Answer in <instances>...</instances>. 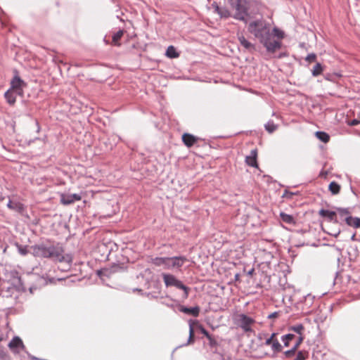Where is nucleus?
<instances>
[{
  "label": "nucleus",
  "mask_w": 360,
  "mask_h": 360,
  "mask_svg": "<svg viewBox=\"0 0 360 360\" xmlns=\"http://www.w3.org/2000/svg\"><path fill=\"white\" fill-rule=\"evenodd\" d=\"M60 202L63 204V205H70V204H72L73 203L72 202V199L71 198V194H65V193H61L60 195Z\"/></svg>",
  "instance_id": "obj_25"
},
{
  "label": "nucleus",
  "mask_w": 360,
  "mask_h": 360,
  "mask_svg": "<svg viewBox=\"0 0 360 360\" xmlns=\"http://www.w3.org/2000/svg\"><path fill=\"white\" fill-rule=\"evenodd\" d=\"M276 336V333H272L271 335V336L266 340L264 345H267V346L271 345L272 344V342H274V340L276 339L275 338Z\"/></svg>",
  "instance_id": "obj_39"
},
{
  "label": "nucleus",
  "mask_w": 360,
  "mask_h": 360,
  "mask_svg": "<svg viewBox=\"0 0 360 360\" xmlns=\"http://www.w3.org/2000/svg\"><path fill=\"white\" fill-rule=\"evenodd\" d=\"M199 140L198 137H196L191 134L184 133L182 135L183 143L188 148L192 147Z\"/></svg>",
  "instance_id": "obj_10"
},
{
  "label": "nucleus",
  "mask_w": 360,
  "mask_h": 360,
  "mask_svg": "<svg viewBox=\"0 0 360 360\" xmlns=\"http://www.w3.org/2000/svg\"><path fill=\"white\" fill-rule=\"evenodd\" d=\"M272 33L279 39H282L285 37L284 32L276 27L273 28Z\"/></svg>",
  "instance_id": "obj_33"
},
{
  "label": "nucleus",
  "mask_w": 360,
  "mask_h": 360,
  "mask_svg": "<svg viewBox=\"0 0 360 360\" xmlns=\"http://www.w3.org/2000/svg\"><path fill=\"white\" fill-rule=\"evenodd\" d=\"M194 342V329L191 321L189 323V337L188 340V344L193 343Z\"/></svg>",
  "instance_id": "obj_34"
},
{
  "label": "nucleus",
  "mask_w": 360,
  "mask_h": 360,
  "mask_svg": "<svg viewBox=\"0 0 360 360\" xmlns=\"http://www.w3.org/2000/svg\"><path fill=\"white\" fill-rule=\"evenodd\" d=\"M27 86V84L19 76L18 72L15 70L14 75L11 80V87L9 89L18 93V96H22L24 94V88Z\"/></svg>",
  "instance_id": "obj_6"
},
{
  "label": "nucleus",
  "mask_w": 360,
  "mask_h": 360,
  "mask_svg": "<svg viewBox=\"0 0 360 360\" xmlns=\"http://www.w3.org/2000/svg\"><path fill=\"white\" fill-rule=\"evenodd\" d=\"M36 126L37 128V132H39L40 131V126H39V123L37 121H36Z\"/></svg>",
  "instance_id": "obj_48"
},
{
  "label": "nucleus",
  "mask_w": 360,
  "mask_h": 360,
  "mask_svg": "<svg viewBox=\"0 0 360 360\" xmlns=\"http://www.w3.org/2000/svg\"><path fill=\"white\" fill-rule=\"evenodd\" d=\"M169 265H168L167 268H174V267H181L184 262L187 261L186 257L184 256L179 257H169Z\"/></svg>",
  "instance_id": "obj_9"
},
{
  "label": "nucleus",
  "mask_w": 360,
  "mask_h": 360,
  "mask_svg": "<svg viewBox=\"0 0 360 360\" xmlns=\"http://www.w3.org/2000/svg\"><path fill=\"white\" fill-rule=\"evenodd\" d=\"M359 123V121H358L357 120L354 119V120L351 121L350 125L351 126H355V125H357Z\"/></svg>",
  "instance_id": "obj_46"
},
{
  "label": "nucleus",
  "mask_w": 360,
  "mask_h": 360,
  "mask_svg": "<svg viewBox=\"0 0 360 360\" xmlns=\"http://www.w3.org/2000/svg\"><path fill=\"white\" fill-rule=\"evenodd\" d=\"M335 209L341 217L345 218L351 214V210L349 208L336 207Z\"/></svg>",
  "instance_id": "obj_30"
},
{
  "label": "nucleus",
  "mask_w": 360,
  "mask_h": 360,
  "mask_svg": "<svg viewBox=\"0 0 360 360\" xmlns=\"http://www.w3.org/2000/svg\"><path fill=\"white\" fill-rule=\"evenodd\" d=\"M179 309L181 312L192 315L195 317H198L199 316L200 311V308L198 306H195L194 307H186L181 305L179 306Z\"/></svg>",
  "instance_id": "obj_12"
},
{
  "label": "nucleus",
  "mask_w": 360,
  "mask_h": 360,
  "mask_svg": "<svg viewBox=\"0 0 360 360\" xmlns=\"http://www.w3.org/2000/svg\"><path fill=\"white\" fill-rule=\"evenodd\" d=\"M257 149L252 150L250 154L245 158V162L248 165L252 167H257Z\"/></svg>",
  "instance_id": "obj_11"
},
{
  "label": "nucleus",
  "mask_w": 360,
  "mask_h": 360,
  "mask_svg": "<svg viewBox=\"0 0 360 360\" xmlns=\"http://www.w3.org/2000/svg\"><path fill=\"white\" fill-rule=\"evenodd\" d=\"M18 250L19 253L23 256L26 255L29 252L27 245L22 246L18 245Z\"/></svg>",
  "instance_id": "obj_36"
},
{
  "label": "nucleus",
  "mask_w": 360,
  "mask_h": 360,
  "mask_svg": "<svg viewBox=\"0 0 360 360\" xmlns=\"http://www.w3.org/2000/svg\"><path fill=\"white\" fill-rule=\"evenodd\" d=\"M200 330L207 338H210V334L203 326H200Z\"/></svg>",
  "instance_id": "obj_43"
},
{
  "label": "nucleus",
  "mask_w": 360,
  "mask_h": 360,
  "mask_svg": "<svg viewBox=\"0 0 360 360\" xmlns=\"http://www.w3.org/2000/svg\"><path fill=\"white\" fill-rule=\"evenodd\" d=\"M351 240H356V234L355 233L352 235V236L351 238Z\"/></svg>",
  "instance_id": "obj_49"
},
{
  "label": "nucleus",
  "mask_w": 360,
  "mask_h": 360,
  "mask_svg": "<svg viewBox=\"0 0 360 360\" xmlns=\"http://www.w3.org/2000/svg\"><path fill=\"white\" fill-rule=\"evenodd\" d=\"M27 287L24 283L20 273L11 267L5 268L1 278V293L12 292L13 290L25 291Z\"/></svg>",
  "instance_id": "obj_3"
},
{
  "label": "nucleus",
  "mask_w": 360,
  "mask_h": 360,
  "mask_svg": "<svg viewBox=\"0 0 360 360\" xmlns=\"http://www.w3.org/2000/svg\"><path fill=\"white\" fill-rule=\"evenodd\" d=\"M271 349L275 353H278L282 351V345L280 344L277 339H275L274 342L271 345Z\"/></svg>",
  "instance_id": "obj_32"
},
{
  "label": "nucleus",
  "mask_w": 360,
  "mask_h": 360,
  "mask_svg": "<svg viewBox=\"0 0 360 360\" xmlns=\"http://www.w3.org/2000/svg\"><path fill=\"white\" fill-rule=\"evenodd\" d=\"M53 278L50 279V282H51V283H52V282H53Z\"/></svg>",
  "instance_id": "obj_52"
},
{
  "label": "nucleus",
  "mask_w": 360,
  "mask_h": 360,
  "mask_svg": "<svg viewBox=\"0 0 360 360\" xmlns=\"http://www.w3.org/2000/svg\"><path fill=\"white\" fill-rule=\"evenodd\" d=\"M304 330V327L301 323L290 326L289 328V330L293 331V332L299 334L300 335H303Z\"/></svg>",
  "instance_id": "obj_28"
},
{
  "label": "nucleus",
  "mask_w": 360,
  "mask_h": 360,
  "mask_svg": "<svg viewBox=\"0 0 360 360\" xmlns=\"http://www.w3.org/2000/svg\"><path fill=\"white\" fill-rule=\"evenodd\" d=\"M238 278H239V274H237L235 276V278H236V280H238Z\"/></svg>",
  "instance_id": "obj_51"
},
{
  "label": "nucleus",
  "mask_w": 360,
  "mask_h": 360,
  "mask_svg": "<svg viewBox=\"0 0 360 360\" xmlns=\"http://www.w3.org/2000/svg\"><path fill=\"white\" fill-rule=\"evenodd\" d=\"M32 254L36 257L49 258L56 262L71 263L72 257L70 255H64V248L59 243L49 245L39 243L30 247Z\"/></svg>",
  "instance_id": "obj_2"
},
{
  "label": "nucleus",
  "mask_w": 360,
  "mask_h": 360,
  "mask_svg": "<svg viewBox=\"0 0 360 360\" xmlns=\"http://www.w3.org/2000/svg\"><path fill=\"white\" fill-rule=\"evenodd\" d=\"M7 206L10 210H14L19 213H22L25 210L24 205L18 201H13L9 200Z\"/></svg>",
  "instance_id": "obj_13"
},
{
  "label": "nucleus",
  "mask_w": 360,
  "mask_h": 360,
  "mask_svg": "<svg viewBox=\"0 0 360 360\" xmlns=\"http://www.w3.org/2000/svg\"><path fill=\"white\" fill-rule=\"evenodd\" d=\"M212 6L214 8V11L221 18H229L230 16V12L226 8L219 7L216 3H213Z\"/></svg>",
  "instance_id": "obj_16"
},
{
  "label": "nucleus",
  "mask_w": 360,
  "mask_h": 360,
  "mask_svg": "<svg viewBox=\"0 0 360 360\" xmlns=\"http://www.w3.org/2000/svg\"><path fill=\"white\" fill-rule=\"evenodd\" d=\"M151 262L158 266L165 265L166 267H168L169 265V257H155L151 259Z\"/></svg>",
  "instance_id": "obj_15"
},
{
  "label": "nucleus",
  "mask_w": 360,
  "mask_h": 360,
  "mask_svg": "<svg viewBox=\"0 0 360 360\" xmlns=\"http://www.w3.org/2000/svg\"><path fill=\"white\" fill-rule=\"evenodd\" d=\"M235 8L234 18L246 22V17L248 15V1L247 0H237Z\"/></svg>",
  "instance_id": "obj_5"
},
{
  "label": "nucleus",
  "mask_w": 360,
  "mask_h": 360,
  "mask_svg": "<svg viewBox=\"0 0 360 360\" xmlns=\"http://www.w3.org/2000/svg\"><path fill=\"white\" fill-rule=\"evenodd\" d=\"M254 272H255V269L253 268H252L251 269H250L248 271L247 274H248V276H252L253 275Z\"/></svg>",
  "instance_id": "obj_47"
},
{
  "label": "nucleus",
  "mask_w": 360,
  "mask_h": 360,
  "mask_svg": "<svg viewBox=\"0 0 360 360\" xmlns=\"http://www.w3.org/2000/svg\"><path fill=\"white\" fill-rule=\"evenodd\" d=\"M328 190L332 195H338L341 190V186L336 181H331L328 186Z\"/></svg>",
  "instance_id": "obj_21"
},
{
  "label": "nucleus",
  "mask_w": 360,
  "mask_h": 360,
  "mask_svg": "<svg viewBox=\"0 0 360 360\" xmlns=\"http://www.w3.org/2000/svg\"><path fill=\"white\" fill-rule=\"evenodd\" d=\"M10 350L13 354L20 353V350H25V346L24 345L22 340L18 336H15L8 345Z\"/></svg>",
  "instance_id": "obj_7"
},
{
  "label": "nucleus",
  "mask_w": 360,
  "mask_h": 360,
  "mask_svg": "<svg viewBox=\"0 0 360 360\" xmlns=\"http://www.w3.org/2000/svg\"><path fill=\"white\" fill-rule=\"evenodd\" d=\"M316 136L325 143L330 141V136L324 131H316Z\"/></svg>",
  "instance_id": "obj_24"
},
{
  "label": "nucleus",
  "mask_w": 360,
  "mask_h": 360,
  "mask_svg": "<svg viewBox=\"0 0 360 360\" xmlns=\"http://www.w3.org/2000/svg\"><path fill=\"white\" fill-rule=\"evenodd\" d=\"M280 217L283 222L288 224L295 225L296 224L295 219L292 215L281 212L280 213Z\"/></svg>",
  "instance_id": "obj_18"
},
{
  "label": "nucleus",
  "mask_w": 360,
  "mask_h": 360,
  "mask_svg": "<svg viewBox=\"0 0 360 360\" xmlns=\"http://www.w3.org/2000/svg\"><path fill=\"white\" fill-rule=\"evenodd\" d=\"M323 70V68L322 65L319 63H317L314 65L313 70H311V74L314 77H317L322 73Z\"/></svg>",
  "instance_id": "obj_27"
},
{
  "label": "nucleus",
  "mask_w": 360,
  "mask_h": 360,
  "mask_svg": "<svg viewBox=\"0 0 360 360\" xmlns=\"http://www.w3.org/2000/svg\"><path fill=\"white\" fill-rule=\"evenodd\" d=\"M309 357V352L301 350L297 352L294 360H306Z\"/></svg>",
  "instance_id": "obj_29"
},
{
  "label": "nucleus",
  "mask_w": 360,
  "mask_h": 360,
  "mask_svg": "<svg viewBox=\"0 0 360 360\" xmlns=\"http://www.w3.org/2000/svg\"><path fill=\"white\" fill-rule=\"evenodd\" d=\"M316 55L314 53H309L305 58V60L309 63H314L316 60Z\"/></svg>",
  "instance_id": "obj_38"
},
{
  "label": "nucleus",
  "mask_w": 360,
  "mask_h": 360,
  "mask_svg": "<svg viewBox=\"0 0 360 360\" xmlns=\"http://www.w3.org/2000/svg\"><path fill=\"white\" fill-rule=\"evenodd\" d=\"M295 338L294 334H287L284 335L281 337V340L283 342L285 347H288L290 345V342Z\"/></svg>",
  "instance_id": "obj_26"
},
{
  "label": "nucleus",
  "mask_w": 360,
  "mask_h": 360,
  "mask_svg": "<svg viewBox=\"0 0 360 360\" xmlns=\"http://www.w3.org/2000/svg\"><path fill=\"white\" fill-rule=\"evenodd\" d=\"M303 340H304L303 335H300L293 346H296V348L297 349L299 347V346L300 345V344L302 342Z\"/></svg>",
  "instance_id": "obj_41"
},
{
  "label": "nucleus",
  "mask_w": 360,
  "mask_h": 360,
  "mask_svg": "<svg viewBox=\"0 0 360 360\" xmlns=\"http://www.w3.org/2000/svg\"><path fill=\"white\" fill-rule=\"evenodd\" d=\"M165 56L169 58H176L179 56V53L174 46H169L166 50Z\"/></svg>",
  "instance_id": "obj_22"
},
{
  "label": "nucleus",
  "mask_w": 360,
  "mask_h": 360,
  "mask_svg": "<svg viewBox=\"0 0 360 360\" xmlns=\"http://www.w3.org/2000/svg\"><path fill=\"white\" fill-rule=\"evenodd\" d=\"M30 358H31L32 359H33V360H39L38 358H37V357H35V356H30Z\"/></svg>",
  "instance_id": "obj_50"
},
{
  "label": "nucleus",
  "mask_w": 360,
  "mask_h": 360,
  "mask_svg": "<svg viewBox=\"0 0 360 360\" xmlns=\"http://www.w3.org/2000/svg\"><path fill=\"white\" fill-rule=\"evenodd\" d=\"M354 217H352L351 214L345 218V221L346 224L348 226H352V227H353V224L354 221Z\"/></svg>",
  "instance_id": "obj_40"
},
{
  "label": "nucleus",
  "mask_w": 360,
  "mask_h": 360,
  "mask_svg": "<svg viewBox=\"0 0 360 360\" xmlns=\"http://www.w3.org/2000/svg\"><path fill=\"white\" fill-rule=\"evenodd\" d=\"M124 35V30H120L117 32L114 33L112 37V44L114 46H120L119 41Z\"/></svg>",
  "instance_id": "obj_20"
},
{
  "label": "nucleus",
  "mask_w": 360,
  "mask_h": 360,
  "mask_svg": "<svg viewBox=\"0 0 360 360\" xmlns=\"http://www.w3.org/2000/svg\"><path fill=\"white\" fill-rule=\"evenodd\" d=\"M232 321L236 328H240L245 333L254 332L252 326L256 321L247 314L236 312L232 315Z\"/></svg>",
  "instance_id": "obj_4"
},
{
  "label": "nucleus",
  "mask_w": 360,
  "mask_h": 360,
  "mask_svg": "<svg viewBox=\"0 0 360 360\" xmlns=\"http://www.w3.org/2000/svg\"><path fill=\"white\" fill-rule=\"evenodd\" d=\"M281 314L280 311H274L268 315L267 318L269 319L278 318Z\"/></svg>",
  "instance_id": "obj_42"
},
{
  "label": "nucleus",
  "mask_w": 360,
  "mask_h": 360,
  "mask_svg": "<svg viewBox=\"0 0 360 360\" xmlns=\"http://www.w3.org/2000/svg\"><path fill=\"white\" fill-rule=\"evenodd\" d=\"M238 39L240 45L243 46L245 49H254V45L251 44L248 40H247L243 34H238Z\"/></svg>",
  "instance_id": "obj_17"
},
{
  "label": "nucleus",
  "mask_w": 360,
  "mask_h": 360,
  "mask_svg": "<svg viewBox=\"0 0 360 360\" xmlns=\"http://www.w3.org/2000/svg\"><path fill=\"white\" fill-rule=\"evenodd\" d=\"M71 198L72 199V202H75V201H79L82 198L80 195L77 193L71 194Z\"/></svg>",
  "instance_id": "obj_45"
},
{
  "label": "nucleus",
  "mask_w": 360,
  "mask_h": 360,
  "mask_svg": "<svg viewBox=\"0 0 360 360\" xmlns=\"http://www.w3.org/2000/svg\"><path fill=\"white\" fill-rule=\"evenodd\" d=\"M163 280L167 286H174L178 279L171 274H163Z\"/></svg>",
  "instance_id": "obj_19"
},
{
  "label": "nucleus",
  "mask_w": 360,
  "mask_h": 360,
  "mask_svg": "<svg viewBox=\"0 0 360 360\" xmlns=\"http://www.w3.org/2000/svg\"><path fill=\"white\" fill-rule=\"evenodd\" d=\"M319 215L326 219L330 222L338 223L337 212L335 211L321 209L319 211Z\"/></svg>",
  "instance_id": "obj_8"
},
{
  "label": "nucleus",
  "mask_w": 360,
  "mask_h": 360,
  "mask_svg": "<svg viewBox=\"0 0 360 360\" xmlns=\"http://www.w3.org/2000/svg\"><path fill=\"white\" fill-rule=\"evenodd\" d=\"M17 96H18V93H15V91L11 89H8L4 94L5 99L10 105H13L15 104Z\"/></svg>",
  "instance_id": "obj_14"
},
{
  "label": "nucleus",
  "mask_w": 360,
  "mask_h": 360,
  "mask_svg": "<svg viewBox=\"0 0 360 360\" xmlns=\"http://www.w3.org/2000/svg\"><path fill=\"white\" fill-rule=\"evenodd\" d=\"M265 129L269 133H273L277 129V125H276L274 121L270 120L264 125Z\"/></svg>",
  "instance_id": "obj_31"
},
{
  "label": "nucleus",
  "mask_w": 360,
  "mask_h": 360,
  "mask_svg": "<svg viewBox=\"0 0 360 360\" xmlns=\"http://www.w3.org/2000/svg\"><path fill=\"white\" fill-rule=\"evenodd\" d=\"M248 32L270 53H274L281 47V42L279 41H271V25L264 19H257L251 21L248 25Z\"/></svg>",
  "instance_id": "obj_1"
},
{
  "label": "nucleus",
  "mask_w": 360,
  "mask_h": 360,
  "mask_svg": "<svg viewBox=\"0 0 360 360\" xmlns=\"http://www.w3.org/2000/svg\"><path fill=\"white\" fill-rule=\"evenodd\" d=\"M176 288L179 289H181L184 290V297L187 298L188 296L190 288L187 286H186L181 281L178 280L176 283L174 285Z\"/></svg>",
  "instance_id": "obj_23"
},
{
  "label": "nucleus",
  "mask_w": 360,
  "mask_h": 360,
  "mask_svg": "<svg viewBox=\"0 0 360 360\" xmlns=\"http://www.w3.org/2000/svg\"><path fill=\"white\" fill-rule=\"evenodd\" d=\"M296 346H293L290 349L287 350L284 352V355L286 358H291L295 355L297 351Z\"/></svg>",
  "instance_id": "obj_35"
},
{
  "label": "nucleus",
  "mask_w": 360,
  "mask_h": 360,
  "mask_svg": "<svg viewBox=\"0 0 360 360\" xmlns=\"http://www.w3.org/2000/svg\"><path fill=\"white\" fill-rule=\"evenodd\" d=\"M207 340L209 341V345L210 347L213 348V347H217L218 346L217 341L216 340L214 337H213L212 335H210V338H207Z\"/></svg>",
  "instance_id": "obj_37"
},
{
  "label": "nucleus",
  "mask_w": 360,
  "mask_h": 360,
  "mask_svg": "<svg viewBox=\"0 0 360 360\" xmlns=\"http://www.w3.org/2000/svg\"><path fill=\"white\" fill-rule=\"evenodd\" d=\"M354 220L353 227L355 229L360 228V218L354 217Z\"/></svg>",
  "instance_id": "obj_44"
}]
</instances>
